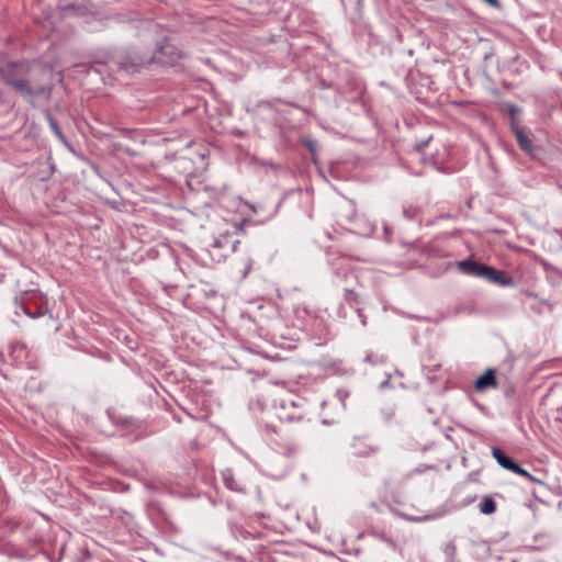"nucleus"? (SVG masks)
I'll return each instance as SVG.
<instances>
[{"label": "nucleus", "mask_w": 562, "mask_h": 562, "mask_svg": "<svg viewBox=\"0 0 562 562\" xmlns=\"http://www.w3.org/2000/svg\"><path fill=\"white\" fill-rule=\"evenodd\" d=\"M459 268L465 273L484 278L493 283H497L501 285H507L512 283V279L508 278L504 272L482 263H476L471 260L460 261Z\"/></svg>", "instance_id": "nucleus-1"}, {"label": "nucleus", "mask_w": 562, "mask_h": 562, "mask_svg": "<svg viewBox=\"0 0 562 562\" xmlns=\"http://www.w3.org/2000/svg\"><path fill=\"white\" fill-rule=\"evenodd\" d=\"M1 77L7 85L11 86L15 91L20 92L26 98L48 93L44 86L31 87L30 83L25 80L7 78L3 71H1Z\"/></svg>", "instance_id": "nucleus-2"}, {"label": "nucleus", "mask_w": 562, "mask_h": 562, "mask_svg": "<svg viewBox=\"0 0 562 562\" xmlns=\"http://www.w3.org/2000/svg\"><path fill=\"white\" fill-rule=\"evenodd\" d=\"M492 456L494 457V459L497 461V463L508 470V471H512L516 474H519L530 481H535V477L528 472L526 471L525 469H522L518 463H516L513 459L508 458L507 456H505L498 448H493L492 449Z\"/></svg>", "instance_id": "nucleus-3"}, {"label": "nucleus", "mask_w": 562, "mask_h": 562, "mask_svg": "<svg viewBox=\"0 0 562 562\" xmlns=\"http://www.w3.org/2000/svg\"><path fill=\"white\" fill-rule=\"evenodd\" d=\"M496 386L495 372L492 369L486 370L475 382V389L477 391H485L490 387Z\"/></svg>", "instance_id": "nucleus-4"}, {"label": "nucleus", "mask_w": 562, "mask_h": 562, "mask_svg": "<svg viewBox=\"0 0 562 562\" xmlns=\"http://www.w3.org/2000/svg\"><path fill=\"white\" fill-rule=\"evenodd\" d=\"M173 52V47L169 44H164L159 50H157L154 55V58L159 61V63H164V64H169V63H173V58H165L164 56L167 55V54H172Z\"/></svg>", "instance_id": "nucleus-5"}, {"label": "nucleus", "mask_w": 562, "mask_h": 562, "mask_svg": "<svg viewBox=\"0 0 562 562\" xmlns=\"http://www.w3.org/2000/svg\"><path fill=\"white\" fill-rule=\"evenodd\" d=\"M516 137H517V140L520 145V147L528 154H532V145H531V142L528 139V137L521 132V131H516Z\"/></svg>", "instance_id": "nucleus-6"}, {"label": "nucleus", "mask_w": 562, "mask_h": 562, "mask_svg": "<svg viewBox=\"0 0 562 562\" xmlns=\"http://www.w3.org/2000/svg\"><path fill=\"white\" fill-rule=\"evenodd\" d=\"M495 509H496V505L492 498H485L480 505L481 513H483L485 515L493 514L495 512Z\"/></svg>", "instance_id": "nucleus-7"}, {"label": "nucleus", "mask_w": 562, "mask_h": 562, "mask_svg": "<svg viewBox=\"0 0 562 562\" xmlns=\"http://www.w3.org/2000/svg\"><path fill=\"white\" fill-rule=\"evenodd\" d=\"M484 1L487 2L492 7H498V0H484Z\"/></svg>", "instance_id": "nucleus-8"}, {"label": "nucleus", "mask_w": 562, "mask_h": 562, "mask_svg": "<svg viewBox=\"0 0 562 562\" xmlns=\"http://www.w3.org/2000/svg\"><path fill=\"white\" fill-rule=\"evenodd\" d=\"M25 313H26V315H29L32 318H37L38 316L42 315V313H30V312H25Z\"/></svg>", "instance_id": "nucleus-9"}, {"label": "nucleus", "mask_w": 562, "mask_h": 562, "mask_svg": "<svg viewBox=\"0 0 562 562\" xmlns=\"http://www.w3.org/2000/svg\"><path fill=\"white\" fill-rule=\"evenodd\" d=\"M67 11H80V8H76L75 5H71L69 8L66 9Z\"/></svg>", "instance_id": "nucleus-10"}]
</instances>
